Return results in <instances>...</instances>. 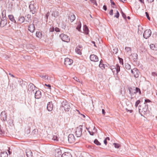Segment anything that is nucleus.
I'll return each mask as SVG.
<instances>
[{"mask_svg": "<svg viewBox=\"0 0 157 157\" xmlns=\"http://www.w3.org/2000/svg\"><path fill=\"white\" fill-rule=\"evenodd\" d=\"M60 37L61 39L63 41L68 42L70 41L69 37L66 35L62 34L60 35Z\"/></svg>", "mask_w": 157, "mask_h": 157, "instance_id": "7ed1b4c3", "label": "nucleus"}, {"mask_svg": "<svg viewBox=\"0 0 157 157\" xmlns=\"http://www.w3.org/2000/svg\"><path fill=\"white\" fill-rule=\"evenodd\" d=\"M35 26L34 24H30L29 26V30L31 33H33L35 29Z\"/></svg>", "mask_w": 157, "mask_h": 157, "instance_id": "dca6fc26", "label": "nucleus"}, {"mask_svg": "<svg viewBox=\"0 0 157 157\" xmlns=\"http://www.w3.org/2000/svg\"><path fill=\"white\" fill-rule=\"evenodd\" d=\"M103 9L105 11H106L107 9V8L106 6L105 5H104L103 6Z\"/></svg>", "mask_w": 157, "mask_h": 157, "instance_id": "052dcab7", "label": "nucleus"}, {"mask_svg": "<svg viewBox=\"0 0 157 157\" xmlns=\"http://www.w3.org/2000/svg\"><path fill=\"white\" fill-rule=\"evenodd\" d=\"M119 12L117 10V13H116L114 17H116L117 18H118L119 16Z\"/></svg>", "mask_w": 157, "mask_h": 157, "instance_id": "4c0bfd02", "label": "nucleus"}, {"mask_svg": "<svg viewBox=\"0 0 157 157\" xmlns=\"http://www.w3.org/2000/svg\"><path fill=\"white\" fill-rule=\"evenodd\" d=\"M62 152L59 148L56 149L55 150V155L56 157H62Z\"/></svg>", "mask_w": 157, "mask_h": 157, "instance_id": "9d476101", "label": "nucleus"}, {"mask_svg": "<svg viewBox=\"0 0 157 157\" xmlns=\"http://www.w3.org/2000/svg\"><path fill=\"white\" fill-rule=\"evenodd\" d=\"M139 109H143V106H142L141 105H139L138 107L139 112Z\"/></svg>", "mask_w": 157, "mask_h": 157, "instance_id": "338daca9", "label": "nucleus"}, {"mask_svg": "<svg viewBox=\"0 0 157 157\" xmlns=\"http://www.w3.org/2000/svg\"><path fill=\"white\" fill-rule=\"evenodd\" d=\"M118 59L120 63L122 65H123V59L119 57Z\"/></svg>", "mask_w": 157, "mask_h": 157, "instance_id": "c03bdc74", "label": "nucleus"}, {"mask_svg": "<svg viewBox=\"0 0 157 157\" xmlns=\"http://www.w3.org/2000/svg\"><path fill=\"white\" fill-rule=\"evenodd\" d=\"M68 140L70 143H72L75 142V139L74 135L73 134H70L68 136Z\"/></svg>", "mask_w": 157, "mask_h": 157, "instance_id": "6e6552de", "label": "nucleus"}, {"mask_svg": "<svg viewBox=\"0 0 157 157\" xmlns=\"http://www.w3.org/2000/svg\"><path fill=\"white\" fill-rule=\"evenodd\" d=\"M155 45L153 44H151L150 45V48L153 50H157V48H155Z\"/></svg>", "mask_w": 157, "mask_h": 157, "instance_id": "2f4dec72", "label": "nucleus"}, {"mask_svg": "<svg viewBox=\"0 0 157 157\" xmlns=\"http://www.w3.org/2000/svg\"><path fill=\"white\" fill-rule=\"evenodd\" d=\"M152 75L154 76H157V73L155 72H152Z\"/></svg>", "mask_w": 157, "mask_h": 157, "instance_id": "4d7b16f0", "label": "nucleus"}, {"mask_svg": "<svg viewBox=\"0 0 157 157\" xmlns=\"http://www.w3.org/2000/svg\"><path fill=\"white\" fill-rule=\"evenodd\" d=\"M116 70L117 74H118V72L120 71V68L119 65L118 64H117L116 65V68L115 69Z\"/></svg>", "mask_w": 157, "mask_h": 157, "instance_id": "a878e982", "label": "nucleus"}, {"mask_svg": "<svg viewBox=\"0 0 157 157\" xmlns=\"http://www.w3.org/2000/svg\"><path fill=\"white\" fill-rule=\"evenodd\" d=\"M71 104L68 102L67 101L64 100L61 103V106L66 111H68L71 108Z\"/></svg>", "mask_w": 157, "mask_h": 157, "instance_id": "f257e3e1", "label": "nucleus"}, {"mask_svg": "<svg viewBox=\"0 0 157 157\" xmlns=\"http://www.w3.org/2000/svg\"><path fill=\"white\" fill-rule=\"evenodd\" d=\"M88 132L90 134L91 136H93L94 135V132H90V131H88Z\"/></svg>", "mask_w": 157, "mask_h": 157, "instance_id": "bf43d9fd", "label": "nucleus"}, {"mask_svg": "<svg viewBox=\"0 0 157 157\" xmlns=\"http://www.w3.org/2000/svg\"><path fill=\"white\" fill-rule=\"evenodd\" d=\"M145 14H146V16L147 18L149 20H150V17L149 16L148 13L147 12H145Z\"/></svg>", "mask_w": 157, "mask_h": 157, "instance_id": "3c124183", "label": "nucleus"}, {"mask_svg": "<svg viewBox=\"0 0 157 157\" xmlns=\"http://www.w3.org/2000/svg\"><path fill=\"white\" fill-rule=\"evenodd\" d=\"M110 68L112 70V71L113 72L114 71H113V70L114 69H115L116 68L115 66H114L112 65L111 66H110Z\"/></svg>", "mask_w": 157, "mask_h": 157, "instance_id": "09e8293b", "label": "nucleus"}, {"mask_svg": "<svg viewBox=\"0 0 157 157\" xmlns=\"http://www.w3.org/2000/svg\"><path fill=\"white\" fill-rule=\"evenodd\" d=\"M148 2L151 3L154 1V0H146Z\"/></svg>", "mask_w": 157, "mask_h": 157, "instance_id": "69168bd1", "label": "nucleus"}, {"mask_svg": "<svg viewBox=\"0 0 157 157\" xmlns=\"http://www.w3.org/2000/svg\"><path fill=\"white\" fill-rule=\"evenodd\" d=\"M49 15V12H48L45 15V17L46 18V20H47L48 18V16Z\"/></svg>", "mask_w": 157, "mask_h": 157, "instance_id": "8fccbe9b", "label": "nucleus"}, {"mask_svg": "<svg viewBox=\"0 0 157 157\" xmlns=\"http://www.w3.org/2000/svg\"><path fill=\"white\" fill-rule=\"evenodd\" d=\"M73 78L76 81H77L78 82H79V79H78L77 77H75Z\"/></svg>", "mask_w": 157, "mask_h": 157, "instance_id": "13d9d810", "label": "nucleus"}, {"mask_svg": "<svg viewBox=\"0 0 157 157\" xmlns=\"http://www.w3.org/2000/svg\"><path fill=\"white\" fill-rule=\"evenodd\" d=\"M8 149H9L8 150V153H9V154L10 155L11 154V152L10 151V148H8Z\"/></svg>", "mask_w": 157, "mask_h": 157, "instance_id": "774afa93", "label": "nucleus"}, {"mask_svg": "<svg viewBox=\"0 0 157 157\" xmlns=\"http://www.w3.org/2000/svg\"><path fill=\"white\" fill-rule=\"evenodd\" d=\"M151 101L149 99H145V103H146V104L147 103V102H149Z\"/></svg>", "mask_w": 157, "mask_h": 157, "instance_id": "6e6d98bb", "label": "nucleus"}, {"mask_svg": "<svg viewBox=\"0 0 157 157\" xmlns=\"http://www.w3.org/2000/svg\"><path fill=\"white\" fill-rule=\"evenodd\" d=\"M70 19L71 22L73 21L75 19V17L74 14H71L69 17Z\"/></svg>", "mask_w": 157, "mask_h": 157, "instance_id": "b1692460", "label": "nucleus"}, {"mask_svg": "<svg viewBox=\"0 0 157 157\" xmlns=\"http://www.w3.org/2000/svg\"><path fill=\"white\" fill-rule=\"evenodd\" d=\"M29 8L30 9V11L32 12V14H34L36 13V8L34 7L33 5L30 4L29 6Z\"/></svg>", "mask_w": 157, "mask_h": 157, "instance_id": "2eb2a0df", "label": "nucleus"}, {"mask_svg": "<svg viewBox=\"0 0 157 157\" xmlns=\"http://www.w3.org/2000/svg\"><path fill=\"white\" fill-rule=\"evenodd\" d=\"M76 52L78 54L81 55L82 54V52H81V50L80 49L78 48H76L75 49Z\"/></svg>", "mask_w": 157, "mask_h": 157, "instance_id": "c756f323", "label": "nucleus"}, {"mask_svg": "<svg viewBox=\"0 0 157 157\" xmlns=\"http://www.w3.org/2000/svg\"><path fill=\"white\" fill-rule=\"evenodd\" d=\"M38 131L37 129H34L32 132V134L33 136L37 134V133Z\"/></svg>", "mask_w": 157, "mask_h": 157, "instance_id": "7c9ffc66", "label": "nucleus"}, {"mask_svg": "<svg viewBox=\"0 0 157 157\" xmlns=\"http://www.w3.org/2000/svg\"><path fill=\"white\" fill-rule=\"evenodd\" d=\"M104 66V64L103 63H101L99 64V67L102 69H103L105 68Z\"/></svg>", "mask_w": 157, "mask_h": 157, "instance_id": "79ce46f5", "label": "nucleus"}, {"mask_svg": "<svg viewBox=\"0 0 157 157\" xmlns=\"http://www.w3.org/2000/svg\"><path fill=\"white\" fill-rule=\"evenodd\" d=\"M62 157H72V156L70 152H66L62 155Z\"/></svg>", "mask_w": 157, "mask_h": 157, "instance_id": "a211bd4d", "label": "nucleus"}, {"mask_svg": "<svg viewBox=\"0 0 157 157\" xmlns=\"http://www.w3.org/2000/svg\"><path fill=\"white\" fill-rule=\"evenodd\" d=\"M94 143L95 144L98 145H100L101 144L99 142L97 139H95L94 141Z\"/></svg>", "mask_w": 157, "mask_h": 157, "instance_id": "c9c22d12", "label": "nucleus"}, {"mask_svg": "<svg viewBox=\"0 0 157 157\" xmlns=\"http://www.w3.org/2000/svg\"><path fill=\"white\" fill-rule=\"evenodd\" d=\"M138 92H139V93L140 94H141V92L140 91V89L136 87V92L137 93Z\"/></svg>", "mask_w": 157, "mask_h": 157, "instance_id": "37998d69", "label": "nucleus"}, {"mask_svg": "<svg viewBox=\"0 0 157 157\" xmlns=\"http://www.w3.org/2000/svg\"><path fill=\"white\" fill-rule=\"evenodd\" d=\"M29 87H30V89L32 90L33 91L34 89H35L36 87L33 83H30L29 85Z\"/></svg>", "mask_w": 157, "mask_h": 157, "instance_id": "c85d7f7f", "label": "nucleus"}, {"mask_svg": "<svg viewBox=\"0 0 157 157\" xmlns=\"http://www.w3.org/2000/svg\"><path fill=\"white\" fill-rule=\"evenodd\" d=\"M121 13L122 14V15L124 19H126V16L125 14L121 10Z\"/></svg>", "mask_w": 157, "mask_h": 157, "instance_id": "a19ab883", "label": "nucleus"}, {"mask_svg": "<svg viewBox=\"0 0 157 157\" xmlns=\"http://www.w3.org/2000/svg\"><path fill=\"white\" fill-rule=\"evenodd\" d=\"M104 143L105 145H106L107 144V140L105 139L104 140Z\"/></svg>", "mask_w": 157, "mask_h": 157, "instance_id": "e2e57ef3", "label": "nucleus"}, {"mask_svg": "<svg viewBox=\"0 0 157 157\" xmlns=\"http://www.w3.org/2000/svg\"><path fill=\"white\" fill-rule=\"evenodd\" d=\"M73 63V60L71 59L68 58H66L64 59V63L66 66L70 65L72 64Z\"/></svg>", "mask_w": 157, "mask_h": 157, "instance_id": "1a4fd4ad", "label": "nucleus"}, {"mask_svg": "<svg viewBox=\"0 0 157 157\" xmlns=\"http://www.w3.org/2000/svg\"><path fill=\"white\" fill-rule=\"evenodd\" d=\"M26 154L27 157H32L33 156V153L30 150L27 151Z\"/></svg>", "mask_w": 157, "mask_h": 157, "instance_id": "412c9836", "label": "nucleus"}, {"mask_svg": "<svg viewBox=\"0 0 157 157\" xmlns=\"http://www.w3.org/2000/svg\"><path fill=\"white\" fill-rule=\"evenodd\" d=\"M42 36V34L41 32L39 31H37L36 33V36L37 37L40 39Z\"/></svg>", "mask_w": 157, "mask_h": 157, "instance_id": "393cba45", "label": "nucleus"}, {"mask_svg": "<svg viewBox=\"0 0 157 157\" xmlns=\"http://www.w3.org/2000/svg\"><path fill=\"white\" fill-rule=\"evenodd\" d=\"M131 57L134 61L135 62L137 61L138 58V55L136 53H133L131 54Z\"/></svg>", "mask_w": 157, "mask_h": 157, "instance_id": "f3484780", "label": "nucleus"}, {"mask_svg": "<svg viewBox=\"0 0 157 157\" xmlns=\"http://www.w3.org/2000/svg\"><path fill=\"white\" fill-rule=\"evenodd\" d=\"M83 30L86 35L88 34L89 32V29L86 25H84Z\"/></svg>", "mask_w": 157, "mask_h": 157, "instance_id": "6ab92c4d", "label": "nucleus"}, {"mask_svg": "<svg viewBox=\"0 0 157 157\" xmlns=\"http://www.w3.org/2000/svg\"><path fill=\"white\" fill-rule=\"evenodd\" d=\"M40 77L44 79H48V77L47 76H46L44 75H42L40 76Z\"/></svg>", "mask_w": 157, "mask_h": 157, "instance_id": "e433bc0d", "label": "nucleus"}, {"mask_svg": "<svg viewBox=\"0 0 157 157\" xmlns=\"http://www.w3.org/2000/svg\"><path fill=\"white\" fill-rule=\"evenodd\" d=\"M109 14L111 15V16H112L113 15V10L112 9H111L109 11Z\"/></svg>", "mask_w": 157, "mask_h": 157, "instance_id": "603ef678", "label": "nucleus"}, {"mask_svg": "<svg viewBox=\"0 0 157 157\" xmlns=\"http://www.w3.org/2000/svg\"><path fill=\"white\" fill-rule=\"evenodd\" d=\"M3 15L2 14V17L0 22V26L2 27L5 26L7 24L6 17H3Z\"/></svg>", "mask_w": 157, "mask_h": 157, "instance_id": "39448f33", "label": "nucleus"}, {"mask_svg": "<svg viewBox=\"0 0 157 157\" xmlns=\"http://www.w3.org/2000/svg\"><path fill=\"white\" fill-rule=\"evenodd\" d=\"M90 59L91 61L94 62H97L98 60V57L94 54L90 55Z\"/></svg>", "mask_w": 157, "mask_h": 157, "instance_id": "f8f14e48", "label": "nucleus"}, {"mask_svg": "<svg viewBox=\"0 0 157 157\" xmlns=\"http://www.w3.org/2000/svg\"><path fill=\"white\" fill-rule=\"evenodd\" d=\"M8 17L9 19L15 23H16V21L14 19V17L12 15H9Z\"/></svg>", "mask_w": 157, "mask_h": 157, "instance_id": "4be33fe9", "label": "nucleus"}, {"mask_svg": "<svg viewBox=\"0 0 157 157\" xmlns=\"http://www.w3.org/2000/svg\"><path fill=\"white\" fill-rule=\"evenodd\" d=\"M55 30V28L53 27H52L49 29V31L50 32H53Z\"/></svg>", "mask_w": 157, "mask_h": 157, "instance_id": "49530a36", "label": "nucleus"}, {"mask_svg": "<svg viewBox=\"0 0 157 157\" xmlns=\"http://www.w3.org/2000/svg\"><path fill=\"white\" fill-rule=\"evenodd\" d=\"M102 114H103L104 115H105V110L104 109H102Z\"/></svg>", "mask_w": 157, "mask_h": 157, "instance_id": "0e129e2a", "label": "nucleus"}, {"mask_svg": "<svg viewBox=\"0 0 157 157\" xmlns=\"http://www.w3.org/2000/svg\"><path fill=\"white\" fill-rule=\"evenodd\" d=\"M125 49L127 53H128L129 52H131V49L130 47H126Z\"/></svg>", "mask_w": 157, "mask_h": 157, "instance_id": "72a5a7b5", "label": "nucleus"}, {"mask_svg": "<svg viewBox=\"0 0 157 157\" xmlns=\"http://www.w3.org/2000/svg\"><path fill=\"white\" fill-rule=\"evenodd\" d=\"M41 97V92L39 90L36 91L35 94V97L36 99H39Z\"/></svg>", "mask_w": 157, "mask_h": 157, "instance_id": "4468645a", "label": "nucleus"}, {"mask_svg": "<svg viewBox=\"0 0 157 157\" xmlns=\"http://www.w3.org/2000/svg\"><path fill=\"white\" fill-rule=\"evenodd\" d=\"M90 2L94 4H95L96 6H97V4L96 0H90Z\"/></svg>", "mask_w": 157, "mask_h": 157, "instance_id": "de8ad7c7", "label": "nucleus"}, {"mask_svg": "<svg viewBox=\"0 0 157 157\" xmlns=\"http://www.w3.org/2000/svg\"><path fill=\"white\" fill-rule=\"evenodd\" d=\"M55 30L57 32H60V29L57 27L55 28Z\"/></svg>", "mask_w": 157, "mask_h": 157, "instance_id": "864d4df0", "label": "nucleus"}, {"mask_svg": "<svg viewBox=\"0 0 157 157\" xmlns=\"http://www.w3.org/2000/svg\"><path fill=\"white\" fill-rule=\"evenodd\" d=\"M52 139L54 140L58 141V137L54 135L52 138Z\"/></svg>", "mask_w": 157, "mask_h": 157, "instance_id": "a18cd8bd", "label": "nucleus"}, {"mask_svg": "<svg viewBox=\"0 0 157 157\" xmlns=\"http://www.w3.org/2000/svg\"><path fill=\"white\" fill-rule=\"evenodd\" d=\"M1 157H8V154L6 151L1 152Z\"/></svg>", "mask_w": 157, "mask_h": 157, "instance_id": "5701e85b", "label": "nucleus"}, {"mask_svg": "<svg viewBox=\"0 0 157 157\" xmlns=\"http://www.w3.org/2000/svg\"><path fill=\"white\" fill-rule=\"evenodd\" d=\"M25 17L23 16H20L18 19V21L19 23L21 24L23 23L25 21Z\"/></svg>", "mask_w": 157, "mask_h": 157, "instance_id": "aec40b11", "label": "nucleus"}, {"mask_svg": "<svg viewBox=\"0 0 157 157\" xmlns=\"http://www.w3.org/2000/svg\"><path fill=\"white\" fill-rule=\"evenodd\" d=\"M132 73L134 75V76L136 78L138 77L140 72L136 68H134L133 69L131 70Z\"/></svg>", "mask_w": 157, "mask_h": 157, "instance_id": "0eeeda50", "label": "nucleus"}, {"mask_svg": "<svg viewBox=\"0 0 157 157\" xmlns=\"http://www.w3.org/2000/svg\"><path fill=\"white\" fill-rule=\"evenodd\" d=\"M82 126L79 125L75 129V134L77 137H80L82 135Z\"/></svg>", "mask_w": 157, "mask_h": 157, "instance_id": "f03ea898", "label": "nucleus"}, {"mask_svg": "<svg viewBox=\"0 0 157 157\" xmlns=\"http://www.w3.org/2000/svg\"><path fill=\"white\" fill-rule=\"evenodd\" d=\"M113 145H114L115 147L117 148H119L120 146L118 144L116 143H113Z\"/></svg>", "mask_w": 157, "mask_h": 157, "instance_id": "ea45409f", "label": "nucleus"}, {"mask_svg": "<svg viewBox=\"0 0 157 157\" xmlns=\"http://www.w3.org/2000/svg\"><path fill=\"white\" fill-rule=\"evenodd\" d=\"M81 27V24L80 22L79 24L77 26L76 29L79 31H80V29Z\"/></svg>", "mask_w": 157, "mask_h": 157, "instance_id": "f704fd0d", "label": "nucleus"}, {"mask_svg": "<svg viewBox=\"0 0 157 157\" xmlns=\"http://www.w3.org/2000/svg\"><path fill=\"white\" fill-rule=\"evenodd\" d=\"M140 100H138L136 101L135 105L136 107L138 106V105L140 104Z\"/></svg>", "mask_w": 157, "mask_h": 157, "instance_id": "58836bf2", "label": "nucleus"}, {"mask_svg": "<svg viewBox=\"0 0 157 157\" xmlns=\"http://www.w3.org/2000/svg\"><path fill=\"white\" fill-rule=\"evenodd\" d=\"M124 67L127 70H130L131 69V67L129 64L128 63H126L125 64Z\"/></svg>", "mask_w": 157, "mask_h": 157, "instance_id": "bb28decb", "label": "nucleus"}, {"mask_svg": "<svg viewBox=\"0 0 157 157\" xmlns=\"http://www.w3.org/2000/svg\"><path fill=\"white\" fill-rule=\"evenodd\" d=\"M53 105L52 101L49 102L48 103L47 105V109L49 111H51L53 109Z\"/></svg>", "mask_w": 157, "mask_h": 157, "instance_id": "9b49d317", "label": "nucleus"}, {"mask_svg": "<svg viewBox=\"0 0 157 157\" xmlns=\"http://www.w3.org/2000/svg\"><path fill=\"white\" fill-rule=\"evenodd\" d=\"M44 85L48 87L50 90L51 89V86L50 84H45Z\"/></svg>", "mask_w": 157, "mask_h": 157, "instance_id": "5fc2aeb1", "label": "nucleus"}, {"mask_svg": "<svg viewBox=\"0 0 157 157\" xmlns=\"http://www.w3.org/2000/svg\"><path fill=\"white\" fill-rule=\"evenodd\" d=\"M27 17L28 19H29L31 18V16L29 14H28L27 15Z\"/></svg>", "mask_w": 157, "mask_h": 157, "instance_id": "680f3d73", "label": "nucleus"}, {"mask_svg": "<svg viewBox=\"0 0 157 157\" xmlns=\"http://www.w3.org/2000/svg\"><path fill=\"white\" fill-rule=\"evenodd\" d=\"M144 107L143 106V109H139V113L141 115L142 114V113L143 114H145V113L147 112V109H148V105L147 104L144 103Z\"/></svg>", "mask_w": 157, "mask_h": 157, "instance_id": "20e7f679", "label": "nucleus"}, {"mask_svg": "<svg viewBox=\"0 0 157 157\" xmlns=\"http://www.w3.org/2000/svg\"><path fill=\"white\" fill-rule=\"evenodd\" d=\"M151 33V32L150 29L146 30L143 34V36L145 39H147L150 37Z\"/></svg>", "mask_w": 157, "mask_h": 157, "instance_id": "423d86ee", "label": "nucleus"}, {"mask_svg": "<svg viewBox=\"0 0 157 157\" xmlns=\"http://www.w3.org/2000/svg\"><path fill=\"white\" fill-rule=\"evenodd\" d=\"M0 116L1 119L2 120L4 121H6V115L5 111H2L1 113Z\"/></svg>", "mask_w": 157, "mask_h": 157, "instance_id": "ddd939ff", "label": "nucleus"}, {"mask_svg": "<svg viewBox=\"0 0 157 157\" xmlns=\"http://www.w3.org/2000/svg\"><path fill=\"white\" fill-rule=\"evenodd\" d=\"M52 15V16L56 17L59 15V13L57 11H53Z\"/></svg>", "mask_w": 157, "mask_h": 157, "instance_id": "cd10ccee", "label": "nucleus"}, {"mask_svg": "<svg viewBox=\"0 0 157 157\" xmlns=\"http://www.w3.org/2000/svg\"><path fill=\"white\" fill-rule=\"evenodd\" d=\"M118 49L117 48H115L113 50V52L114 54H116L118 52Z\"/></svg>", "mask_w": 157, "mask_h": 157, "instance_id": "473e14b6", "label": "nucleus"}]
</instances>
